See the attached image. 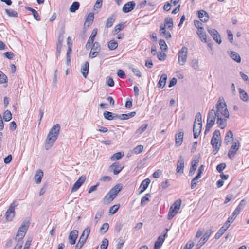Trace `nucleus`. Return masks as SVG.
<instances>
[{
  "label": "nucleus",
  "instance_id": "43",
  "mask_svg": "<svg viewBox=\"0 0 249 249\" xmlns=\"http://www.w3.org/2000/svg\"><path fill=\"white\" fill-rule=\"evenodd\" d=\"M124 153L120 152L116 153L111 156V160L112 161L119 160L124 156Z\"/></svg>",
  "mask_w": 249,
  "mask_h": 249
},
{
  "label": "nucleus",
  "instance_id": "61",
  "mask_svg": "<svg viewBox=\"0 0 249 249\" xmlns=\"http://www.w3.org/2000/svg\"><path fill=\"white\" fill-rule=\"evenodd\" d=\"M62 46V42H57L56 55L58 57L60 54V52Z\"/></svg>",
  "mask_w": 249,
  "mask_h": 249
},
{
  "label": "nucleus",
  "instance_id": "54",
  "mask_svg": "<svg viewBox=\"0 0 249 249\" xmlns=\"http://www.w3.org/2000/svg\"><path fill=\"white\" fill-rule=\"evenodd\" d=\"M191 66L196 70L199 69L198 61L196 59H194L191 62Z\"/></svg>",
  "mask_w": 249,
  "mask_h": 249
},
{
  "label": "nucleus",
  "instance_id": "44",
  "mask_svg": "<svg viewBox=\"0 0 249 249\" xmlns=\"http://www.w3.org/2000/svg\"><path fill=\"white\" fill-rule=\"evenodd\" d=\"M5 12L9 17H18L17 12L13 9H6Z\"/></svg>",
  "mask_w": 249,
  "mask_h": 249
},
{
  "label": "nucleus",
  "instance_id": "19",
  "mask_svg": "<svg viewBox=\"0 0 249 249\" xmlns=\"http://www.w3.org/2000/svg\"><path fill=\"white\" fill-rule=\"evenodd\" d=\"M227 119L225 118L223 119L221 116H217L216 123L219 128L223 129L226 127L227 125Z\"/></svg>",
  "mask_w": 249,
  "mask_h": 249
},
{
  "label": "nucleus",
  "instance_id": "16",
  "mask_svg": "<svg viewBox=\"0 0 249 249\" xmlns=\"http://www.w3.org/2000/svg\"><path fill=\"white\" fill-rule=\"evenodd\" d=\"M86 179V178L85 176L80 177L79 179L75 182L73 184L71 192H75L83 184Z\"/></svg>",
  "mask_w": 249,
  "mask_h": 249
},
{
  "label": "nucleus",
  "instance_id": "57",
  "mask_svg": "<svg viewBox=\"0 0 249 249\" xmlns=\"http://www.w3.org/2000/svg\"><path fill=\"white\" fill-rule=\"evenodd\" d=\"M143 150V146L142 145H139L133 149V152L136 154L141 153Z\"/></svg>",
  "mask_w": 249,
  "mask_h": 249
},
{
  "label": "nucleus",
  "instance_id": "7",
  "mask_svg": "<svg viewBox=\"0 0 249 249\" xmlns=\"http://www.w3.org/2000/svg\"><path fill=\"white\" fill-rule=\"evenodd\" d=\"M220 137V132L218 130H215L213 133V136L211 141L213 147H220V143L219 144L218 138Z\"/></svg>",
  "mask_w": 249,
  "mask_h": 249
},
{
  "label": "nucleus",
  "instance_id": "49",
  "mask_svg": "<svg viewBox=\"0 0 249 249\" xmlns=\"http://www.w3.org/2000/svg\"><path fill=\"white\" fill-rule=\"evenodd\" d=\"M120 205H114L111 206L109 210V213L112 214H115L118 210Z\"/></svg>",
  "mask_w": 249,
  "mask_h": 249
},
{
  "label": "nucleus",
  "instance_id": "32",
  "mask_svg": "<svg viewBox=\"0 0 249 249\" xmlns=\"http://www.w3.org/2000/svg\"><path fill=\"white\" fill-rule=\"evenodd\" d=\"M136 113L135 111L130 112L127 114H118L119 119L120 120H127L130 118H132L134 117L136 115Z\"/></svg>",
  "mask_w": 249,
  "mask_h": 249
},
{
  "label": "nucleus",
  "instance_id": "45",
  "mask_svg": "<svg viewBox=\"0 0 249 249\" xmlns=\"http://www.w3.org/2000/svg\"><path fill=\"white\" fill-rule=\"evenodd\" d=\"M109 225L107 223H105L102 225L100 229V231L102 234H105L108 230Z\"/></svg>",
  "mask_w": 249,
  "mask_h": 249
},
{
  "label": "nucleus",
  "instance_id": "64",
  "mask_svg": "<svg viewBox=\"0 0 249 249\" xmlns=\"http://www.w3.org/2000/svg\"><path fill=\"white\" fill-rule=\"evenodd\" d=\"M90 228L89 227H87L83 231L82 234H84V237L85 238H86V239H88L89 234H90Z\"/></svg>",
  "mask_w": 249,
  "mask_h": 249
},
{
  "label": "nucleus",
  "instance_id": "26",
  "mask_svg": "<svg viewBox=\"0 0 249 249\" xmlns=\"http://www.w3.org/2000/svg\"><path fill=\"white\" fill-rule=\"evenodd\" d=\"M167 79V75L166 74H163L158 82V87L160 88H163L166 84Z\"/></svg>",
  "mask_w": 249,
  "mask_h": 249
},
{
  "label": "nucleus",
  "instance_id": "31",
  "mask_svg": "<svg viewBox=\"0 0 249 249\" xmlns=\"http://www.w3.org/2000/svg\"><path fill=\"white\" fill-rule=\"evenodd\" d=\"M115 198V197L113 195L110 194L109 192H108V193L106 195L103 199V202L105 204H108Z\"/></svg>",
  "mask_w": 249,
  "mask_h": 249
},
{
  "label": "nucleus",
  "instance_id": "6",
  "mask_svg": "<svg viewBox=\"0 0 249 249\" xmlns=\"http://www.w3.org/2000/svg\"><path fill=\"white\" fill-rule=\"evenodd\" d=\"M168 231V229H165L164 233L159 236L157 241L155 242L154 249H159L160 248L164 241Z\"/></svg>",
  "mask_w": 249,
  "mask_h": 249
},
{
  "label": "nucleus",
  "instance_id": "41",
  "mask_svg": "<svg viewBox=\"0 0 249 249\" xmlns=\"http://www.w3.org/2000/svg\"><path fill=\"white\" fill-rule=\"evenodd\" d=\"M201 178V177L196 175L194 178H193L191 180V188L192 189H194L198 183V179Z\"/></svg>",
  "mask_w": 249,
  "mask_h": 249
},
{
  "label": "nucleus",
  "instance_id": "23",
  "mask_svg": "<svg viewBox=\"0 0 249 249\" xmlns=\"http://www.w3.org/2000/svg\"><path fill=\"white\" fill-rule=\"evenodd\" d=\"M135 5V3L133 1L128 2L123 6V11L124 13L129 12L134 8Z\"/></svg>",
  "mask_w": 249,
  "mask_h": 249
},
{
  "label": "nucleus",
  "instance_id": "3",
  "mask_svg": "<svg viewBox=\"0 0 249 249\" xmlns=\"http://www.w3.org/2000/svg\"><path fill=\"white\" fill-rule=\"evenodd\" d=\"M29 226V224L28 221H24L22 223L16 234L15 237L16 241L22 240L28 230Z\"/></svg>",
  "mask_w": 249,
  "mask_h": 249
},
{
  "label": "nucleus",
  "instance_id": "30",
  "mask_svg": "<svg viewBox=\"0 0 249 249\" xmlns=\"http://www.w3.org/2000/svg\"><path fill=\"white\" fill-rule=\"evenodd\" d=\"M162 27H165V28L167 26L168 28L172 29L173 27V21L172 18L171 17H167L164 20V24L162 25Z\"/></svg>",
  "mask_w": 249,
  "mask_h": 249
},
{
  "label": "nucleus",
  "instance_id": "56",
  "mask_svg": "<svg viewBox=\"0 0 249 249\" xmlns=\"http://www.w3.org/2000/svg\"><path fill=\"white\" fill-rule=\"evenodd\" d=\"M225 231L226 230L221 227L215 234L214 238L216 239H219L224 234Z\"/></svg>",
  "mask_w": 249,
  "mask_h": 249
},
{
  "label": "nucleus",
  "instance_id": "17",
  "mask_svg": "<svg viewBox=\"0 0 249 249\" xmlns=\"http://www.w3.org/2000/svg\"><path fill=\"white\" fill-rule=\"evenodd\" d=\"M198 17L200 20L203 22H207L209 20V16L208 13L203 10L197 11Z\"/></svg>",
  "mask_w": 249,
  "mask_h": 249
},
{
  "label": "nucleus",
  "instance_id": "29",
  "mask_svg": "<svg viewBox=\"0 0 249 249\" xmlns=\"http://www.w3.org/2000/svg\"><path fill=\"white\" fill-rule=\"evenodd\" d=\"M89 63L88 61L85 62L84 66H83L81 69V72L83 76L85 78H87V75L89 72Z\"/></svg>",
  "mask_w": 249,
  "mask_h": 249
},
{
  "label": "nucleus",
  "instance_id": "11",
  "mask_svg": "<svg viewBox=\"0 0 249 249\" xmlns=\"http://www.w3.org/2000/svg\"><path fill=\"white\" fill-rule=\"evenodd\" d=\"M123 168L124 167L121 166L119 162H115L109 166V169L110 171H113V174L116 175L118 174Z\"/></svg>",
  "mask_w": 249,
  "mask_h": 249
},
{
  "label": "nucleus",
  "instance_id": "60",
  "mask_svg": "<svg viewBox=\"0 0 249 249\" xmlns=\"http://www.w3.org/2000/svg\"><path fill=\"white\" fill-rule=\"evenodd\" d=\"M226 164L225 163H222L218 164L216 166V170L219 173H221L223 170L226 168Z\"/></svg>",
  "mask_w": 249,
  "mask_h": 249
},
{
  "label": "nucleus",
  "instance_id": "35",
  "mask_svg": "<svg viewBox=\"0 0 249 249\" xmlns=\"http://www.w3.org/2000/svg\"><path fill=\"white\" fill-rule=\"evenodd\" d=\"M160 33L161 35L163 34L165 37L167 39H168L172 37V36H171L170 33L169 32H167L165 30V27H162V25H161L160 26Z\"/></svg>",
  "mask_w": 249,
  "mask_h": 249
},
{
  "label": "nucleus",
  "instance_id": "52",
  "mask_svg": "<svg viewBox=\"0 0 249 249\" xmlns=\"http://www.w3.org/2000/svg\"><path fill=\"white\" fill-rule=\"evenodd\" d=\"M148 124H142V126L137 130L136 133L141 134L143 133L147 128Z\"/></svg>",
  "mask_w": 249,
  "mask_h": 249
},
{
  "label": "nucleus",
  "instance_id": "24",
  "mask_svg": "<svg viewBox=\"0 0 249 249\" xmlns=\"http://www.w3.org/2000/svg\"><path fill=\"white\" fill-rule=\"evenodd\" d=\"M122 188L123 185L121 184H117L114 187H113L108 192H109L110 194L113 195L116 197Z\"/></svg>",
  "mask_w": 249,
  "mask_h": 249
},
{
  "label": "nucleus",
  "instance_id": "27",
  "mask_svg": "<svg viewBox=\"0 0 249 249\" xmlns=\"http://www.w3.org/2000/svg\"><path fill=\"white\" fill-rule=\"evenodd\" d=\"M43 176V172L42 171V170L41 169L38 170L35 176L36 183L39 184L41 182Z\"/></svg>",
  "mask_w": 249,
  "mask_h": 249
},
{
  "label": "nucleus",
  "instance_id": "62",
  "mask_svg": "<svg viewBox=\"0 0 249 249\" xmlns=\"http://www.w3.org/2000/svg\"><path fill=\"white\" fill-rule=\"evenodd\" d=\"M118 244L117 245V249H122V247L124 243V240L121 238H119L117 240Z\"/></svg>",
  "mask_w": 249,
  "mask_h": 249
},
{
  "label": "nucleus",
  "instance_id": "33",
  "mask_svg": "<svg viewBox=\"0 0 249 249\" xmlns=\"http://www.w3.org/2000/svg\"><path fill=\"white\" fill-rule=\"evenodd\" d=\"M115 19L116 17L114 15H112L110 16L107 20L105 25L106 27L107 28L111 27L113 24Z\"/></svg>",
  "mask_w": 249,
  "mask_h": 249
},
{
  "label": "nucleus",
  "instance_id": "42",
  "mask_svg": "<svg viewBox=\"0 0 249 249\" xmlns=\"http://www.w3.org/2000/svg\"><path fill=\"white\" fill-rule=\"evenodd\" d=\"M12 118V114L9 110H6L3 114V119L5 121H9Z\"/></svg>",
  "mask_w": 249,
  "mask_h": 249
},
{
  "label": "nucleus",
  "instance_id": "15",
  "mask_svg": "<svg viewBox=\"0 0 249 249\" xmlns=\"http://www.w3.org/2000/svg\"><path fill=\"white\" fill-rule=\"evenodd\" d=\"M184 167V159L182 156H180L177 165V172L179 173H183Z\"/></svg>",
  "mask_w": 249,
  "mask_h": 249
},
{
  "label": "nucleus",
  "instance_id": "13",
  "mask_svg": "<svg viewBox=\"0 0 249 249\" xmlns=\"http://www.w3.org/2000/svg\"><path fill=\"white\" fill-rule=\"evenodd\" d=\"M78 235V231L76 230L71 231L68 237L69 242L70 244L74 245L75 244L76 240Z\"/></svg>",
  "mask_w": 249,
  "mask_h": 249
},
{
  "label": "nucleus",
  "instance_id": "1",
  "mask_svg": "<svg viewBox=\"0 0 249 249\" xmlns=\"http://www.w3.org/2000/svg\"><path fill=\"white\" fill-rule=\"evenodd\" d=\"M60 130V125L57 124L51 128L49 132L45 142V148L49 150L56 140L59 135Z\"/></svg>",
  "mask_w": 249,
  "mask_h": 249
},
{
  "label": "nucleus",
  "instance_id": "21",
  "mask_svg": "<svg viewBox=\"0 0 249 249\" xmlns=\"http://www.w3.org/2000/svg\"><path fill=\"white\" fill-rule=\"evenodd\" d=\"M184 133L182 130L179 131L176 135L175 143L177 147L180 146L183 139Z\"/></svg>",
  "mask_w": 249,
  "mask_h": 249
},
{
  "label": "nucleus",
  "instance_id": "34",
  "mask_svg": "<svg viewBox=\"0 0 249 249\" xmlns=\"http://www.w3.org/2000/svg\"><path fill=\"white\" fill-rule=\"evenodd\" d=\"M230 56L237 63H240L241 62V57L240 55L235 52L231 51Z\"/></svg>",
  "mask_w": 249,
  "mask_h": 249
},
{
  "label": "nucleus",
  "instance_id": "22",
  "mask_svg": "<svg viewBox=\"0 0 249 249\" xmlns=\"http://www.w3.org/2000/svg\"><path fill=\"white\" fill-rule=\"evenodd\" d=\"M104 118L107 120H112L116 118L119 119L118 114L113 113L111 112L105 111L103 113Z\"/></svg>",
  "mask_w": 249,
  "mask_h": 249
},
{
  "label": "nucleus",
  "instance_id": "14",
  "mask_svg": "<svg viewBox=\"0 0 249 249\" xmlns=\"http://www.w3.org/2000/svg\"><path fill=\"white\" fill-rule=\"evenodd\" d=\"M199 162V160L198 158H197L196 157H195L192 160V161L191 162V167L190 168L189 173V175L190 176H192L194 174L195 171L196 170V169L197 167Z\"/></svg>",
  "mask_w": 249,
  "mask_h": 249
},
{
  "label": "nucleus",
  "instance_id": "50",
  "mask_svg": "<svg viewBox=\"0 0 249 249\" xmlns=\"http://www.w3.org/2000/svg\"><path fill=\"white\" fill-rule=\"evenodd\" d=\"M91 50L94 51H96L99 53L101 50V46H100V43L98 42H95L93 44Z\"/></svg>",
  "mask_w": 249,
  "mask_h": 249
},
{
  "label": "nucleus",
  "instance_id": "47",
  "mask_svg": "<svg viewBox=\"0 0 249 249\" xmlns=\"http://www.w3.org/2000/svg\"><path fill=\"white\" fill-rule=\"evenodd\" d=\"M8 81L7 76L1 71H0V84L6 83Z\"/></svg>",
  "mask_w": 249,
  "mask_h": 249
},
{
  "label": "nucleus",
  "instance_id": "12",
  "mask_svg": "<svg viewBox=\"0 0 249 249\" xmlns=\"http://www.w3.org/2000/svg\"><path fill=\"white\" fill-rule=\"evenodd\" d=\"M239 147V142H234L229 150L228 155L230 159H232L238 150Z\"/></svg>",
  "mask_w": 249,
  "mask_h": 249
},
{
  "label": "nucleus",
  "instance_id": "28",
  "mask_svg": "<svg viewBox=\"0 0 249 249\" xmlns=\"http://www.w3.org/2000/svg\"><path fill=\"white\" fill-rule=\"evenodd\" d=\"M86 240V238L84 237V234H82L78 243L76 244L75 247V249H80L83 246Z\"/></svg>",
  "mask_w": 249,
  "mask_h": 249
},
{
  "label": "nucleus",
  "instance_id": "9",
  "mask_svg": "<svg viewBox=\"0 0 249 249\" xmlns=\"http://www.w3.org/2000/svg\"><path fill=\"white\" fill-rule=\"evenodd\" d=\"M208 33L212 36L213 39L218 44L221 43V39L220 36L218 32L214 29L207 28Z\"/></svg>",
  "mask_w": 249,
  "mask_h": 249
},
{
  "label": "nucleus",
  "instance_id": "37",
  "mask_svg": "<svg viewBox=\"0 0 249 249\" xmlns=\"http://www.w3.org/2000/svg\"><path fill=\"white\" fill-rule=\"evenodd\" d=\"M233 133L231 130H229L227 132L226 136L225 137L224 141V143L226 145H228L229 144V142H230L229 139L230 138L233 139Z\"/></svg>",
  "mask_w": 249,
  "mask_h": 249
},
{
  "label": "nucleus",
  "instance_id": "59",
  "mask_svg": "<svg viewBox=\"0 0 249 249\" xmlns=\"http://www.w3.org/2000/svg\"><path fill=\"white\" fill-rule=\"evenodd\" d=\"M108 245V240L107 238H104L100 246L101 249H107Z\"/></svg>",
  "mask_w": 249,
  "mask_h": 249
},
{
  "label": "nucleus",
  "instance_id": "51",
  "mask_svg": "<svg viewBox=\"0 0 249 249\" xmlns=\"http://www.w3.org/2000/svg\"><path fill=\"white\" fill-rule=\"evenodd\" d=\"M159 45L162 51H165L167 50V45L165 41L163 39H160L159 41Z\"/></svg>",
  "mask_w": 249,
  "mask_h": 249
},
{
  "label": "nucleus",
  "instance_id": "4",
  "mask_svg": "<svg viewBox=\"0 0 249 249\" xmlns=\"http://www.w3.org/2000/svg\"><path fill=\"white\" fill-rule=\"evenodd\" d=\"M188 54V48L186 46H183L178 51V62L180 65H184L186 61Z\"/></svg>",
  "mask_w": 249,
  "mask_h": 249
},
{
  "label": "nucleus",
  "instance_id": "38",
  "mask_svg": "<svg viewBox=\"0 0 249 249\" xmlns=\"http://www.w3.org/2000/svg\"><path fill=\"white\" fill-rule=\"evenodd\" d=\"M239 94L240 98L244 102H247L248 100V95L247 93L242 89L239 88Z\"/></svg>",
  "mask_w": 249,
  "mask_h": 249
},
{
  "label": "nucleus",
  "instance_id": "55",
  "mask_svg": "<svg viewBox=\"0 0 249 249\" xmlns=\"http://www.w3.org/2000/svg\"><path fill=\"white\" fill-rule=\"evenodd\" d=\"M181 203V200L180 199H178L176 201L173 205V208L177 211H178L180 207Z\"/></svg>",
  "mask_w": 249,
  "mask_h": 249
},
{
  "label": "nucleus",
  "instance_id": "40",
  "mask_svg": "<svg viewBox=\"0 0 249 249\" xmlns=\"http://www.w3.org/2000/svg\"><path fill=\"white\" fill-rule=\"evenodd\" d=\"M178 211L173 209V206H171L170 208L169 212L168 214V219L170 220L172 219L177 214Z\"/></svg>",
  "mask_w": 249,
  "mask_h": 249
},
{
  "label": "nucleus",
  "instance_id": "58",
  "mask_svg": "<svg viewBox=\"0 0 249 249\" xmlns=\"http://www.w3.org/2000/svg\"><path fill=\"white\" fill-rule=\"evenodd\" d=\"M246 205V202L244 200H242L240 202L239 204L237 206V207L235 209L236 210H238L240 213L242 210L244 209Z\"/></svg>",
  "mask_w": 249,
  "mask_h": 249
},
{
  "label": "nucleus",
  "instance_id": "2",
  "mask_svg": "<svg viewBox=\"0 0 249 249\" xmlns=\"http://www.w3.org/2000/svg\"><path fill=\"white\" fill-rule=\"evenodd\" d=\"M216 116L219 115L225 118H229V112L227 107L224 98L222 97H219L216 105V110H215Z\"/></svg>",
  "mask_w": 249,
  "mask_h": 249
},
{
  "label": "nucleus",
  "instance_id": "5",
  "mask_svg": "<svg viewBox=\"0 0 249 249\" xmlns=\"http://www.w3.org/2000/svg\"><path fill=\"white\" fill-rule=\"evenodd\" d=\"M17 206L16 201H14L10 205L5 213V218L7 221H11L15 215V208Z\"/></svg>",
  "mask_w": 249,
  "mask_h": 249
},
{
  "label": "nucleus",
  "instance_id": "20",
  "mask_svg": "<svg viewBox=\"0 0 249 249\" xmlns=\"http://www.w3.org/2000/svg\"><path fill=\"white\" fill-rule=\"evenodd\" d=\"M212 233V229L206 230L203 237L199 241L198 243L200 246L203 245L208 240Z\"/></svg>",
  "mask_w": 249,
  "mask_h": 249
},
{
  "label": "nucleus",
  "instance_id": "36",
  "mask_svg": "<svg viewBox=\"0 0 249 249\" xmlns=\"http://www.w3.org/2000/svg\"><path fill=\"white\" fill-rule=\"evenodd\" d=\"M204 30H198L197 34L202 42H207V36Z\"/></svg>",
  "mask_w": 249,
  "mask_h": 249
},
{
  "label": "nucleus",
  "instance_id": "39",
  "mask_svg": "<svg viewBox=\"0 0 249 249\" xmlns=\"http://www.w3.org/2000/svg\"><path fill=\"white\" fill-rule=\"evenodd\" d=\"M80 4L78 2L75 1L72 3V5L69 8L70 11L71 12H75L79 8Z\"/></svg>",
  "mask_w": 249,
  "mask_h": 249
},
{
  "label": "nucleus",
  "instance_id": "63",
  "mask_svg": "<svg viewBox=\"0 0 249 249\" xmlns=\"http://www.w3.org/2000/svg\"><path fill=\"white\" fill-rule=\"evenodd\" d=\"M194 25L196 28L198 29V30H204L203 27H202V24L198 20H194Z\"/></svg>",
  "mask_w": 249,
  "mask_h": 249
},
{
  "label": "nucleus",
  "instance_id": "10",
  "mask_svg": "<svg viewBox=\"0 0 249 249\" xmlns=\"http://www.w3.org/2000/svg\"><path fill=\"white\" fill-rule=\"evenodd\" d=\"M202 123H198L195 122L193 127L194 137L196 139L198 137L202 129Z\"/></svg>",
  "mask_w": 249,
  "mask_h": 249
},
{
  "label": "nucleus",
  "instance_id": "48",
  "mask_svg": "<svg viewBox=\"0 0 249 249\" xmlns=\"http://www.w3.org/2000/svg\"><path fill=\"white\" fill-rule=\"evenodd\" d=\"M118 47V43L116 41H110L108 43V47L110 50H114Z\"/></svg>",
  "mask_w": 249,
  "mask_h": 249
},
{
  "label": "nucleus",
  "instance_id": "8",
  "mask_svg": "<svg viewBox=\"0 0 249 249\" xmlns=\"http://www.w3.org/2000/svg\"><path fill=\"white\" fill-rule=\"evenodd\" d=\"M216 119H217V116L215 114V110L212 109L208 113L206 124L213 126Z\"/></svg>",
  "mask_w": 249,
  "mask_h": 249
},
{
  "label": "nucleus",
  "instance_id": "25",
  "mask_svg": "<svg viewBox=\"0 0 249 249\" xmlns=\"http://www.w3.org/2000/svg\"><path fill=\"white\" fill-rule=\"evenodd\" d=\"M94 19V14L90 13L88 14L86 18L84 26L89 27L92 24Z\"/></svg>",
  "mask_w": 249,
  "mask_h": 249
},
{
  "label": "nucleus",
  "instance_id": "46",
  "mask_svg": "<svg viewBox=\"0 0 249 249\" xmlns=\"http://www.w3.org/2000/svg\"><path fill=\"white\" fill-rule=\"evenodd\" d=\"M124 27V23H120L116 25L114 28L113 32L115 33H118L120 31L123 30Z\"/></svg>",
  "mask_w": 249,
  "mask_h": 249
},
{
  "label": "nucleus",
  "instance_id": "53",
  "mask_svg": "<svg viewBox=\"0 0 249 249\" xmlns=\"http://www.w3.org/2000/svg\"><path fill=\"white\" fill-rule=\"evenodd\" d=\"M151 196V195L149 193H147L145 195V196L142 197L141 201V205L143 206L145 205V203L147 201H149V198Z\"/></svg>",
  "mask_w": 249,
  "mask_h": 249
},
{
  "label": "nucleus",
  "instance_id": "18",
  "mask_svg": "<svg viewBox=\"0 0 249 249\" xmlns=\"http://www.w3.org/2000/svg\"><path fill=\"white\" fill-rule=\"evenodd\" d=\"M150 182L151 180L148 178H146L142 182L139 188V192L140 194L143 193L148 188Z\"/></svg>",
  "mask_w": 249,
  "mask_h": 249
}]
</instances>
